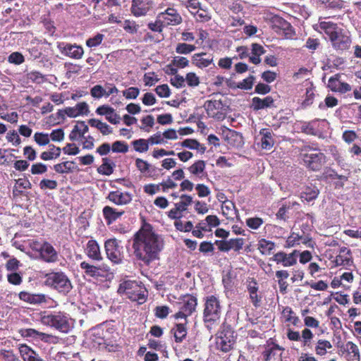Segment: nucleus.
Instances as JSON below:
<instances>
[{"label":"nucleus","mask_w":361,"mask_h":361,"mask_svg":"<svg viewBox=\"0 0 361 361\" xmlns=\"http://www.w3.org/2000/svg\"><path fill=\"white\" fill-rule=\"evenodd\" d=\"M254 80L255 77L250 75L248 78L244 79L243 81L240 82L237 87L243 90H250L252 87Z\"/></svg>","instance_id":"nucleus-60"},{"label":"nucleus","mask_w":361,"mask_h":361,"mask_svg":"<svg viewBox=\"0 0 361 361\" xmlns=\"http://www.w3.org/2000/svg\"><path fill=\"white\" fill-rule=\"evenodd\" d=\"M20 300L32 305H39L47 302V298L44 294H32L28 292L22 291L19 293Z\"/></svg>","instance_id":"nucleus-24"},{"label":"nucleus","mask_w":361,"mask_h":361,"mask_svg":"<svg viewBox=\"0 0 361 361\" xmlns=\"http://www.w3.org/2000/svg\"><path fill=\"white\" fill-rule=\"evenodd\" d=\"M221 314V305L219 298L214 295L205 298L203 320L208 329L219 320Z\"/></svg>","instance_id":"nucleus-2"},{"label":"nucleus","mask_w":361,"mask_h":361,"mask_svg":"<svg viewBox=\"0 0 361 361\" xmlns=\"http://www.w3.org/2000/svg\"><path fill=\"white\" fill-rule=\"evenodd\" d=\"M114 152L126 153L128 151V145L123 141H116L112 145Z\"/></svg>","instance_id":"nucleus-53"},{"label":"nucleus","mask_w":361,"mask_h":361,"mask_svg":"<svg viewBox=\"0 0 361 361\" xmlns=\"http://www.w3.org/2000/svg\"><path fill=\"white\" fill-rule=\"evenodd\" d=\"M234 343L233 331L228 326H223L215 338L216 348L223 353H227L233 348Z\"/></svg>","instance_id":"nucleus-8"},{"label":"nucleus","mask_w":361,"mask_h":361,"mask_svg":"<svg viewBox=\"0 0 361 361\" xmlns=\"http://www.w3.org/2000/svg\"><path fill=\"white\" fill-rule=\"evenodd\" d=\"M302 243L307 245L308 247H314V243L312 242V238L304 233L299 234L296 233H292L287 238L286 241V247H293L296 245Z\"/></svg>","instance_id":"nucleus-12"},{"label":"nucleus","mask_w":361,"mask_h":361,"mask_svg":"<svg viewBox=\"0 0 361 361\" xmlns=\"http://www.w3.org/2000/svg\"><path fill=\"white\" fill-rule=\"evenodd\" d=\"M334 263L336 267L350 266L353 264V259H352L351 254H348V255L339 254L338 255H337L336 257Z\"/></svg>","instance_id":"nucleus-41"},{"label":"nucleus","mask_w":361,"mask_h":361,"mask_svg":"<svg viewBox=\"0 0 361 361\" xmlns=\"http://www.w3.org/2000/svg\"><path fill=\"white\" fill-rule=\"evenodd\" d=\"M275 247V244L269 240L261 239L258 243V250L263 255H269Z\"/></svg>","instance_id":"nucleus-42"},{"label":"nucleus","mask_w":361,"mask_h":361,"mask_svg":"<svg viewBox=\"0 0 361 361\" xmlns=\"http://www.w3.org/2000/svg\"><path fill=\"white\" fill-rule=\"evenodd\" d=\"M8 61L11 63L20 65L25 61L24 56L20 52H13L11 54L8 58Z\"/></svg>","instance_id":"nucleus-55"},{"label":"nucleus","mask_w":361,"mask_h":361,"mask_svg":"<svg viewBox=\"0 0 361 361\" xmlns=\"http://www.w3.org/2000/svg\"><path fill=\"white\" fill-rule=\"evenodd\" d=\"M304 164L312 171L319 170L325 163L326 157L319 149L305 146L300 153Z\"/></svg>","instance_id":"nucleus-4"},{"label":"nucleus","mask_w":361,"mask_h":361,"mask_svg":"<svg viewBox=\"0 0 361 361\" xmlns=\"http://www.w3.org/2000/svg\"><path fill=\"white\" fill-rule=\"evenodd\" d=\"M96 113L101 116H105L106 119L112 124L119 123L121 118L118 114L115 113V110L107 105H102L96 109Z\"/></svg>","instance_id":"nucleus-18"},{"label":"nucleus","mask_w":361,"mask_h":361,"mask_svg":"<svg viewBox=\"0 0 361 361\" xmlns=\"http://www.w3.org/2000/svg\"><path fill=\"white\" fill-rule=\"evenodd\" d=\"M176 228L180 231L189 232L192 231L193 224L191 221H187L185 224L180 220H176L174 223Z\"/></svg>","instance_id":"nucleus-49"},{"label":"nucleus","mask_w":361,"mask_h":361,"mask_svg":"<svg viewBox=\"0 0 361 361\" xmlns=\"http://www.w3.org/2000/svg\"><path fill=\"white\" fill-rule=\"evenodd\" d=\"M260 146L263 149L269 150L272 148L274 144V140L272 137V132L268 128H263L259 131Z\"/></svg>","instance_id":"nucleus-26"},{"label":"nucleus","mask_w":361,"mask_h":361,"mask_svg":"<svg viewBox=\"0 0 361 361\" xmlns=\"http://www.w3.org/2000/svg\"><path fill=\"white\" fill-rule=\"evenodd\" d=\"M347 353L348 361H360V353L358 346L352 341H348L343 347Z\"/></svg>","instance_id":"nucleus-25"},{"label":"nucleus","mask_w":361,"mask_h":361,"mask_svg":"<svg viewBox=\"0 0 361 361\" xmlns=\"http://www.w3.org/2000/svg\"><path fill=\"white\" fill-rule=\"evenodd\" d=\"M222 213L227 218H233V216L235 214L236 211L235 209L234 204L231 201H226L223 203L222 207Z\"/></svg>","instance_id":"nucleus-43"},{"label":"nucleus","mask_w":361,"mask_h":361,"mask_svg":"<svg viewBox=\"0 0 361 361\" xmlns=\"http://www.w3.org/2000/svg\"><path fill=\"white\" fill-rule=\"evenodd\" d=\"M50 149L48 152H44L41 154V159L47 161L57 158L61 154V148L54 145H49Z\"/></svg>","instance_id":"nucleus-38"},{"label":"nucleus","mask_w":361,"mask_h":361,"mask_svg":"<svg viewBox=\"0 0 361 361\" xmlns=\"http://www.w3.org/2000/svg\"><path fill=\"white\" fill-rule=\"evenodd\" d=\"M86 254L90 259L95 261H100L102 257L98 243L94 240H90L86 247Z\"/></svg>","instance_id":"nucleus-27"},{"label":"nucleus","mask_w":361,"mask_h":361,"mask_svg":"<svg viewBox=\"0 0 361 361\" xmlns=\"http://www.w3.org/2000/svg\"><path fill=\"white\" fill-rule=\"evenodd\" d=\"M319 193V191L317 187L307 186L305 188V190L301 193L300 197L301 199L307 202H310L312 200H315L317 197Z\"/></svg>","instance_id":"nucleus-35"},{"label":"nucleus","mask_w":361,"mask_h":361,"mask_svg":"<svg viewBox=\"0 0 361 361\" xmlns=\"http://www.w3.org/2000/svg\"><path fill=\"white\" fill-rule=\"evenodd\" d=\"M32 185L29 180L25 178H18L16 180V184L13 188V197H18L22 195V189H30Z\"/></svg>","instance_id":"nucleus-32"},{"label":"nucleus","mask_w":361,"mask_h":361,"mask_svg":"<svg viewBox=\"0 0 361 361\" xmlns=\"http://www.w3.org/2000/svg\"><path fill=\"white\" fill-rule=\"evenodd\" d=\"M196 47L192 44L179 43L176 47V51L180 54H188L195 50Z\"/></svg>","instance_id":"nucleus-48"},{"label":"nucleus","mask_w":361,"mask_h":361,"mask_svg":"<svg viewBox=\"0 0 361 361\" xmlns=\"http://www.w3.org/2000/svg\"><path fill=\"white\" fill-rule=\"evenodd\" d=\"M104 39V35L102 34H97L94 37L92 38H89L86 41V44L89 47H94L99 45Z\"/></svg>","instance_id":"nucleus-58"},{"label":"nucleus","mask_w":361,"mask_h":361,"mask_svg":"<svg viewBox=\"0 0 361 361\" xmlns=\"http://www.w3.org/2000/svg\"><path fill=\"white\" fill-rule=\"evenodd\" d=\"M197 305V298L195 297L192 295L186 297L180 310L176 314V318H186L192 314L195 310Z\"/></svg>","instance_id":"nucleus-14"},{"label":"nucleus","mask_w":361,"mask_h":361,"mask_svg":"<svg viewBox=\"0 0 361 361\" xmlns=\"http://www.w3.org/2000/svg\"><path fill=\"white\" fill-rule=\"evenodd\" d=\"M90 94L94 99H100L105 97V90L100 85H96L90 90Z\"/></svg>","instance_id":"nucleus-51"},{"label":"nucleus","mask_w":361,"mask_h":361,"mask_svg":"<svg viewBox=\"0 0 361 361\" xmlns=\"http://www.w3.org/2000/svg\"><path fill=\"white\" fill-rule=\"evenodd\" d=\"M152 4V0H133L131 11L135 16H145Z\"/></svg>","instance_id":"nucleus-21"},{"label":"nucleus","mask_w":361,"mask_h":361,"mask_svg":"<svg viewBox=\"0 0 361 361\" xmlns=\"http://www.w3.org/2000/svg\"><path fill=\"white\" fill-rule=\"evenodd\" d=\"M134 149L137 152H145L149 149V141L145 139H138L132 142Z\"/></svg>","instance_id":"nucleus-44"},{"label":"nucleus","mask_w":361,"mask_h":361,"mask_svg":"<svg viewBox=\"0 0 361 361\" xmlns=\"http://www.w3.org/2000/svg\"><path fill=\"white\" fill-rule=\"evenodd\" d=\"M34 140L41 146L46 145L49 142V135L43 133H36L34 135Z\"/></svg>","instance_id":"nucleus-54"},{"label":"nucleus","mask_w":361,"mask_h":361,"mask_svg":"<svg viewBox=\"0 0 361 361\" xmlns=\"http://www.w3.org/2000/svg\"><path fill=\"white\" fill-rule=\"evenodd\" d=\"M222 103L220 100H207L204 104V108L209 117L220 118L222 109Z\"/></svg>","instance_id":"nucleus-20"},{"label":"nucleus","mask_w":361,"mask_h":361,"mask_svg":"<svg viewBox=\"0 0 361 361\" xmlns=\"http://www.w3.org/2000/svg\"><path fill=\"white\" fill-rule=\"evenodd\" d=\"M104 246L106 256L113 263L119 264L122 262V247L116 239L107 240Z\"/></svg>","instance_id":"nucleus-9"},{"label":"nucleus","mask_w":361,"mask_h":361,"mask_svg":"<svg viewBox=\"0 0 361 361\" xmlns=\"http://www.w3.org/2000/svg\"><path fill=\"white\" fill-rule=\"evenodd\" d=\"M332 348V344L327 340L319 339L315 346V353L317 355L323 356L327 353V350Z\"/></svg>","instance_id":"nucleus-36"},{"label":"nucleus","mask_w":361,"mask_h":361,"mask_svg":"<svg viewBox=\"0 0 361 361\" xmlns=\"http://www.w3.org/2000/svg\"><path fill=\"white\" fill-rule=\"evenodd\" d=\"M298 254L299 251L296 250L289 254L284 252H279L273 256L272 259L277 264H281L284 267H292L297 264Z\"/></svg>","instance_id":"nucleus-11"},{"label":"nucleus","mask_w":361,"mask_h":361,"mask_svg":"<svg viewBox=\"0 0 361 361\" xmlns=\"http://www.w3.org/2000/svg\"><path fill=\"white\" fill-rule=\"evenodd\" d=\"M189 61L183 56H175L172 60V65L178 68H183L188 66Z\"/></svg>","instance_id":"nucleus-56"},{"label":"nucleus","mask_w":361,"mask_h":361,"mask_svg":"<svg viewBox=\"0 0 361 361\" xmlns=\"http://www.w3.org/2000/svg\"><path fill=\"white\" fill-rule=\"evenodd\" d=\"M188 85L190 87H196L200 83L199 78L194 73H188L185 78Z\"/></svg>","instance_id":"nucleus-59"},{"label":"nucleus","mask_w":361,"mask_h":361,"mask_svg":"<svg viewBox=\"0 0 361 361\" xmlns=\"http://www.w3.org/2000/svg\"><path fill=\"white\" fill-rule=\"evenodd\" d=\"M80 267L85 276L96 280H106L112 274L110 267L104 263L92 264L84 261Z\"/></svg>","instance_id":"nucleus-5"},{"label":"nucleus","mask_w":361,"mask_h":361,"mask_svg":"<svg viewBox=\"0 0 361 361\" xmlns=\"http://www.w3.org/2000/svg\"><path fill=\"white\" fill-rule=\"evenodd\" d=\"M88 113L89 106L85 102H80L75 106L66 108V114L71 118H75L80 115H87Z\"/></svg>","instance_id":"nucleus-23"},{"label":"nucleus","mask_w":361,"mask_h":361,"mask_svg":"<svg viewBox=\"0 0 361 361\" xmlns=\"http://www.w3.org/2000/svg\"><path fill=\"white\" fill-rule=\"evenodd\" d=\"M205 161L203 160H198L189 166L188 170L192 176L198 178H202L207 176V173L205 171Z\"/></svg>","instance_id":"nucleus-30"},{"label":"nucleus","mask_w":361,"mask_h":361,"mask_svg":"<svg viewBox=\"0 0 361 361\" xmlns=\"http://www.w3.org/2000/svg\"><path fill=\"white\" fill-rule=\"evenodd\" d=\"M44 284L59 293L66 294L72 289V285L67 276L61 271L45 274Z\"/></svg>","instance_id":"nucleus-6"},{"label":"nucleus","mask_w":361,"mask_h":361,"mask_svg":"<svg viewBox=\"0 0 361 361\" xmlns=\"http://www.w3.org/2000/svg\"><path fill=\"white\" fill-rule=\"evenodd\" d=\"M18 350L23 361H46L35 350L26 344H19Z\"/></svg>","instance_id":"nucleus-17"},{"label":"nucleus","mask_w":361,"mask_h":361,"mask_svg":"<svg viewBox=\"0 0 361 361\" xmlns=\"http://www.w3.org/2000/svg\"><path fill=\"white\" fill-rule=\"evenodd\" d=\"M6 139L8 142H13L15 146L21 143V140L16 130L9 131L6 135Z\"/></svg>","instance_id":"nucleus-62"},{"label":"nucleus","mask_w":361,"mask_h":361,"mask_svg":"<svg viewBox=\"0 0 361 361\" xmlns=\"http://www.w3.org/2000/svg\"><path fill=\"white\" fill-rule=\"evenodd\" d=\"M0 355L3 361H21L12 350H1Z\"/></svg>","instance_id":"nucleus-50"},{"label":"nucleus","mask_w":361,"mask_h":361,"mask_svg":"<svg viewBox=\"0 0 361 361\" xmlns=\"http://www.w3.org/2000/svg\"><path fill=\"white\" fill-rule=\"evenodd\" d=\"M75 163L73 161H64L54 166L56 172L59 173H67L73 170Z\"/></svg>","instance_id":"nucleus-40"},{"label":"nucleus","mask_w":361,"mask_h":361,"mask_svg":"<svg viewBox=\"0 0 361 361\" xmlns=\"http://www.w3.org/2000/svg\"><path fill=\"white\" fill-rule=\"evenodd\" d=\"M155 92L160 97H169L171 94L169 86L165 84L157 86Z\"/></svg>","instance_id":"nucleus-64"},{"label":"nucleus","mask_w":361,"mask_h":361,"mask_svg":"<svg viewBox=\"0 0 361 361\" xmlns=\"http://www.w3.org/2000/svg\"><path fill=\"white\" fill-rule=\"evenodd\" d=\"M57 47L62 54L74 59H81L84 54L82 47L75 44L61 42Z\"/></svg>","instance_id":"nucleus-10"},{"label":"nucleus","mask_w":361,"mask_h":361,"mask_svg":"<svg viewBox=\"0 0 361 361\" xmlns=\"http://www.w3.org/2000/svg\"><path fill=\"white\" fill-rule=\"evenodd\" d=\"M57 182L54 180L43 179L39 183V188L44 190L46 189L54 190L57 187Z\"/></svg>","instance_id":"nucleus-57"},{"label":"nucleus","mask_w":361,"mask_h":361,"mask_svg":"<svg viewBox=\"0 0 361 361\" xmlns=\"http://www.w3.org/2000/svg\"><path fill=\"white\" fill-rule=\"evenodd\" d=\"M140 94V90L135 87H130L123 91V95L128 99H136Z\"/></svg>","instance_id":"nucleus-52"},{"label":"nucleus","mask_w":361,"mask_h":361,"mask_svg":"<svg viewBox=\"0 0 361 361\" xmlns=\"http://www.w3.org/2000/svg\"><path fill=\"white\" fill-rule=\"evenodd\" d=\"M181 147H186L190 149H197L201 153H204L206 148L195 139H186L183 142L178 143Z\"/></svg>","instance_id":"nucleus-37"},{"label":"nucleus","mask_w":361,"mask_h":361,"mask_svg":"<svg viewBox=\"0 0 361 361\" xmlns=\"http://www.w3.org/2000/svg\"><path fill=\"white\" fill-rule=\"evenodd\" d=\"M41 258L49 263L55 262L58 260V253L54 247L49 243H44L39 248Z\"/></svg>","instance_id":"nucleus-16"},{"label":"nucleus","mask_w":361,"mask_h":361,"mask_svg":"<svg viewBox=\"0 0 361 361\" xmlns=\"http://www.w3.org/2000/svg\"><path fill=\"white\" fill-rule=\"evenodd\" d=\"M172 331H173L175 341L177 343L182 342L187 335L186 328L183 324H176Z\"/></svg>","instance_id":"nucleus-39"},{"label":"nucleus","mask_w":361,"mask_h":361,"mask_svg":"<svg viewBox=\"0 0 361 361\" xmlns=\"http://www.w3.org/2000/svg\"><path fill=\"white\" fill-rule=\"evenodd\" d=\"M192 61L194 65L199 68H206L213 61V57L207 56L206 53L195 54L192 56Z\"/></svg>","instance_id":"nucleus-29"},{"label":"nucleus","mask_w":361,"mask_h":361,"mask_svg":"<svg viewBox=\"0 0 361 361\" xmlns=\"http://www.w3.org/2000/svg\"><path fill=\"white\" fill-rule=\"evenodd\" d=\"M263 222V220L259 217L248 218L246 220L247 226L252 229H257Z\"/></svg>","instance_id":"nucleus-61"},{"label":"nucleus","mask_w":361,"mask_h":361,"mask_svg":"<svg viewBox=\"0 0 361 361\" xmlns=\"http://www.w3.org/2000/svg\"><path fill=\"white\" fill-rule=\"evenodd\" d=\"M102 212L107 224H112L124 213V212H118L117 209L109 206L104 207Z\"/></svg>","instance_id":"nucleus-31"},{"label":"nucleus","mask_w":361,"mask_h":361,"mask_svg":"<svg viewBox=\"0 0 361 361\" xmlns=\"http://www.w3.org/2000/svg\"><path fill=\"white\" fill-rule=\"evenodd\" d=\"M106 198L118 206L126 205L132 201V195L130 193L128 192H122L118 190L110 192Z\"/></svg>","instance_id":"nucleus-15"},{"label":"nucleus","mask_w":361,"mask_h":361,"mask_svg":"<svg viewBox=\"0 0 361 361\" xmlns=\"http://www.w3.org/2000/svg\"><path fill=\"white\" fill-rule=\"evenodd\" d=\"M192 202V197L188 195H182L180 196V201L175 204V207H178L181 212L185 211L188 206Z\"/></svg>","instance_id":"nucleus-46"},{"label":"nucleus","mask_w":361,"mask_h":361,"mask_svg":"<svg viewBox=\"0 0 361 361\" xmlns=\"http://www.w3.org/2000/svg\"><path fill=\"white\" fill-rule=\"evenodd\" d=\"M328 87L334 92L345 93L350 91L351 87L346 82H343L338 79V75L331 77L328 81Z\"/></svg>","instance_id":"nucleus-22"},{"label":"nucleus","mask_w":361,"mask_h":361,"mask_svg":"<svg viewBox=\"0 0 361 361\" xmlns=\"http://www.w3.org/2000/svg\"><path fill=\"white\" fill-rule=\"evenodd\" d=\"M118 292L139 304L144 303L147 295L146 288L135 281H123L120 284Z\"/></svg>","instance_id":"nucleus-3"},{"label":"nucleus","mask_w":361,"mask_h":361,"mask_svg":"<svg viewBox=\"0 0 361 361\" xmlns=\"http://www.w3.org/2000/svg\"><path fill=\"white\" fill-rule=\"evenodd\" d=\"M133 247L135 257L148 264L158 259L164 247V241L153 231L150 225L146 224L135 233Z\"/></svg>","instance_id":"nucleus-1"},{"label":"nucleus","mask_w":361,"mask_h":361,"mask_svg":"<svg viewBox=\"0 0 361 361\" xmlns=\"http://www.w3.org/2000/svg\"><path fill=\"white\" fill-rule=\"evenodd\" d=\"M42 322L44 324L54 327L63 333H68L71 328L70 319L68 315L60 312L44 315L42 317Z\"/></svg>","instance_id":"nucleus-7"},{"label":"nucleus","mask_w":361,"mask_h":361,"mask_svg":"<svg viewBox=\"0 0 361 361\" xmlns=\"http://www.w3.org/2000/svg\"><path fill=\"white\" fill-rule=\"evenodd\" d=\"M114 166L115 164L109 158L105 157L102 159V164L98 167L97 171L100 174L110 176L114 172Z\"/></svg>","instance_id":"nucleus-34"},{"label":"nucleus","mask_w":361,"mask_h":361,"mask_svg":"<svg viewBox=\"0 0 361 361\" xmlns=\"http://www.w3.org/2000/svg\"><path fill=\"white\" fill-rule=\"evenodd\" d=\"M191 13L200 22H207L211 19L209 13L201 7L197 11H191Z\"/></svg>","instance_id":"nucleus-45"},{"label":"nucleus","mask_w":361,"mask_h":361,"mask_svg":"<svg viewBox=\"0 0 361 361\" xmlns=\"http://www.w3.org/2000/svg\"><path fill=\"white\" fill-rule=\"evenodd\" d=\"M159 18L164 22L166 26L178 25L183 21L182 17L173 8H168L165 11L159 14Z\"/></svg>","instance_id":"nucleus-13"},{"label":"nucleus","mask_w":361,"mask_h":361,"mask_svg":"<svg viewBox=\"0 0 361 361\" xmlns=\"http://www.w3.org/2000/svg\"><path fill=\"white\" fill-rule=\"evenodd\" d=\"M319 28L322 32H324L330 40L341 30L336 24L332 22L326 21L321 22L319 23Z\"/></svg>","instance_id":"nucleus-28"},{"label":"nucleus","mask_w":361,"mask_h":361,"mask_svg":"<svg viewBox=\"0 0 361 361\" xmlns=\"http://www.w3.org/2000/svg\"><path fill=\"white\" fill-rule=\"evenodd\" d=\"M333 47L336 50L343 51L348 49L351 44L350 37L343 34L342 31H339L336 36H334L331 40Z\"/></svg>","instance_id":"nucleus-19"},{"label":"nucleus","mask_w":361,"mask_h":361,"mask_svg":"<svg viewBox=\"0 0 361 361\" xmlns=\"http://www.w3.org/2000/svg\"><path fill=\"white\" fill-rule=\"evenodd\" d=\"M313 334L309 329H305L302 331L300 336L302 339L303 346H309L311 340L313 338Z\"/></svg>","instance_id":"nucleus-63"},{"label":"nucleus","mask_w":361,"mask_h":361,"mask_svg":"<svg viewBox=\"0 0 361 361\" xmlns=\"http://www.w3.org/2000/svg\"><path fill=\"white\" fill-rule=\"evenodd\" d=\"M252 104L254 109H262L272 106L274 104V99L270 96H267L264 99H261L259 97H254L252 99Z\"/></svg>","instance_id":"nucleus-33"},{"label":"nucleus","mask_w":361,"mask_h":361,"mask_svg":"<svg viewBox=\"0 0 361 361\" xmlns=\"http://www.w3.org/2000/svg\"><path fill=\"white\" fill-rule=\"evenodd\" d=\"M245 244V239L242 238H231L228 240L229 250H233L235 252H239Z\"/></svg>","instance_id":"nucleus-47"}]
</instances>
